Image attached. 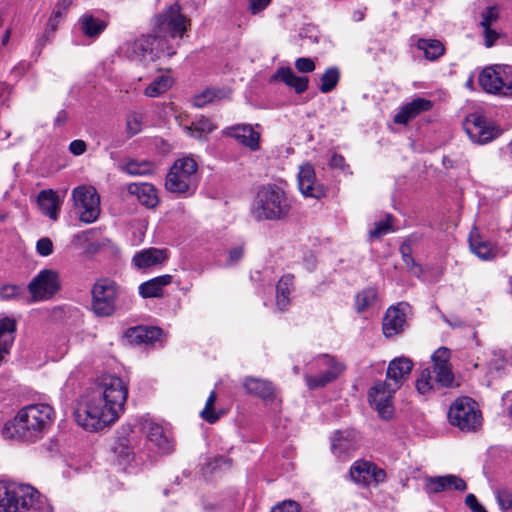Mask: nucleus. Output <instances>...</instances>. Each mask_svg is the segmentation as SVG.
Instances as JSON below:
<instances>
[{
	"label": "nucleus",
	"mask_w": 512,
	"mask_h": 512,
	"mask_svg": "<svg viewBox=\"0 0 512 512\" xmlns=\"http://www.w3.org/2000/svg\"><path fill=\"white\" fill-rule=\"evenodd\" d=\"M189 26L190 20L181 13L180 6L173 4L154 18L151 34L124 42L119 47V53L138 62L170 58L176 54Z\"/></svg>",
	"instance_id": "1"
},
{
	"label": "nucleus",
	"mask_w": 512,
	"mask_h": 512,
	"mask_svg": "<svg viewBox=\"0 0 512 512\" xmlns=\"http://www.w3.org/2000/svg\"><path fill=\"white\" fill-rule=\"evenodd\" d=\"M127 395V386L120 377H102L96 387L80 402L74 413L76 422L91 432L111 426L124 412Z\"/></svg>",
	"instance_id": "2"
},
{
	"label": "nucleus",
	"mask_w": 512,
	"mask_h": 512,
	"mask_svg": "<svg viewBox=\"0 0 512 512\" xmlns=\"http://www.w3.org/2000/svg\"><path fill=\"white\" fill-rule=\"evenodd\" d=\"M55 417L48 404H31L21 408L12 422L4 425L3 434L9 438L36 441L50 429Z\"/></svg>",
	"instance_id": "3"
},
{
	"label": "nucleus",
	"mask_w": 512,
	"mask_h": 512,
	"mask_svg": "<svg viewBox=\"0 0 512 512\" xmlns=\"http://www.w3.org/2000/svg\"><path fill=\"white\" fill-rule=\"evenodd\" d=\"M0 512H53V507L30 485L0 482Z\"/></svg>",
	"instance_id": "4"
},
{
	"label": "nucleus",
	"mask_w": 512,
	"mask_h": 512,
	"mask_svg": "<svg viewBox=\"0 0 512 512\" xmlns=\"http://www.w3.org/2000/svg\"><path fill=\"white\" fill-rule=\"evenodd\" d=\"M199 183L198 164L191 157L177 159L165 179V188L183 197L191 196Z\"/></svg>",
	"instance_id": "5"
},
{
	"label": "nucleus",
	"mask_w": 512,
	"mask_h": 512,
	"mask_svg": "<svg viewBox=\"0 0 512 512\" xmlns=\"http://www.w3.org/2000/svg\"><path fill=\"white\" fill-rule=\"evenodd\" d=\"M122 292L121 287L110 278L103 277L96 280L91 288L92 311L101 317L113 315Z\"/></svg>",
	"instance_id": "6"
},
{
	"label": "nucleus",
	"mask_w": 512,
	"mask_h": 512,
	"mask_svg": "<svg viewBox=\"0 0 512 512\" xmlns=\"http://www.w3.org/2000/svg\"><path fill=\"white\" fill-rule=\"evenodd\" d=\"M450 424L464 432L476 431L482 423L477 403L470 397H459L448 411Z\"/></svg>",
	"instance_id": "7"
},
{
	"label": "nucleus",
	"mask_w": 512,
	"mask_h": 512,
	"mask_svg": "<svg viewBox=\"0 0 512 512\" xmlns=\"http://www.w3.org/2000/svg\"><path fill=\"white\" fill-rule=\"evenodd\" d=\"M73 209L79 220L91 224L98 220L101 212L100 196L91 185H80L72 190Z\"/></svg>",
	"instance_id": "8"
},
{
	"label": "nucleus",
	"mask_w": 512,
	"mask_h": 512,
	"mask_svg": "<svg viewBox=\"0 0 512 512\" xmlns=\"http://www.w3.org/2000/svg\"><path fill=\"white\" fill-rule=\"evenodd\" d=\"M284 201L285 193L280 188L275 186L262 187L256 195L252 206V214L259 221L277 219L283 213Z\"/></svg>",
	"instance_id": "9"
},
{
	"label": "nucleus",
	"mask_w": 512,
	"mask_h": 512,
	"mask_svg": "<svg viewBox=\"0 0 512 512\" xmlns=\"http://www.w3.org/2000/svg\"><path fill=\"white\" fill-rule=\"evenodd\" d=\"M61 287L59 274L51 269L41 270L28 284L31 295L30 302H40L51 299Z\"/></svg>",
	"instance_id": "10"
},
{
	"label": "nucleus",
	"mask_w": 512,
	"mask_h": 512,
	"mask_svg": "<svg viewBox=\"0 0 512 512\" xmlns=\"http://www.w3.org/2000/svg\"><path fill=\"white\" fill-rule=\"evenodd\" d=\"M316 366L320 370L317 375H306L305 381L309 389L325 387L334 382L344 371V365L329 355H322L316 360Z\"/></svg>",
	"instance_id": "11"
},
{
	"label": "nucleus",
	"mask_w": 512,
	"mask_h": 512,
	"mask_svg": "<svg viewBox=\"0 0 512 512\" xmlns=\"http://www.w3.org/2000/svg\"><path fill=\"white\" fill-rule=\"evenodd\" d=\"M397 390L388 381H377L368 392L370 405L384 420H390L394 415L393 397Z\"/></svg>",
	"instance_id": "12"
},
{
	"label": "nucleus",
	"mask_w": 512,
	"mask_h": 512,
	"mask_svg": "<svg viewBox=\"0 0 512 512\" xmlns=\"http://www.w3.org/2000/svg\"><path fill=\"white\" fill-rule=\"evenodd\" d=\"M465 130L470 139L478 144H486L500 134V130L494 123L478 113H473L467 117Z\"/></svg>",
	"instance_id": "13"
},
{
	"label": "nucleus",
	"mask_w": 512,
	"mask_h": 512,
	"mask_svg": "<svg viewBox=\"0 0 512 512\" xmlns=\"http://www.w3.org/2000/svg\"><path fill=\"white\" fill-rule=\"evenodd\" d=\"M351 480L362 486L378 485L386 479V472L376 464L366 461H355L349 470Z\"/></svg>",
	"instance_id": "14"
},
{
	"label": "nucleus",
	"mask_w": 512,
	"mask_h": 512,
	"mask_svg": "<svg viewBox=\"0 0 512 512\" xmlns=\"http://www.w3.org/2000/svg\"><path fill=\"white\" fill-rule=\"evenodd\" d=\"M134 427L137 434H144L147 442L153 445L159 453L167 454L173 450L172 441L157 423L149 419H141Z\"/></svg>",
	"instance_id": "15"
},
{
	"label": "nucleus",
	"mask_w": 512,
	"mask_h": 512,
	"mask_svg": "<svg viewBox=\"0 0 512 512\" xmlns=\"http://www.w3.org/2000/svg\"><path fill=\"white\" fill-rule=\"evenodd\" d=\"M360 445V434L354 429L336 431L331 438V451L339 459L348 458Z\"/></svg>",
	"instance_id": "16"
},
{
	"label": "nucleus",
	"mask_w": 512,
	"mask_h": 512,
	"mask_svg": "<svg viewBox=\"0 0 512 512\" xmlns=\"http://www.w3.org/2000/svg\"><path fill=\"white\" fill-rule=\"evenodd\" d=\"M140 445V438L135 427L123 430L112 448L120 465L129 464L134 460L136 449Z\"/></svg>",
	"instance_id": "17"
},
{
	"label": "nucleus",
	"mask_w": 512,
	"mask_h": 512,
	"mask_svg": "<svg viewBox=\"0 0 512 512\" xmlns=\"http://www.w3.org/2000/svg\"><path fill=\"white\" fill-rule=\"evenodd\" d=\"M424 483V489L428 494H437L451 489L463 492L467 489L466 482L453 474L429 476L424 479Z\"/></svg>",
	"instance_id": "18"
},
{
	"label": "nucleus",
	"mask_w": 512,
	"mask_h": 512,
	"mask_svg": "<svg viewBox=\"0 0 512 512\" xmlns=\"http://www.w3.org/2000/svg\"><path fill=\"white\" fill-rule=\"evenodd\" d=\"M407 325L406 306L398 304L387 309L383 322L382 330L386 337H393L402 333Z\"/></svg>",
	"instance_id": "19"
},
{
	"label": "nucleus",
	"mask_w": 512,
	"mask_h": 512,
	"mask_svg": "<svg viewBox=\"0 0 512 512\" xmlns=\"http://www.w3.org/2000/svg\"><path fill=\"white\" fill-rule=\"evenodd\" d=\"M223 133L234 138L237 142L251 151H257L260 149V133L255 131L249 124H238L227 127Z\"/></svg>",
	"instance_id": "20"
},
{
	"label": "nucleus",
	"mask_w": 512,
	"mask_h": 512,
	"mask_svg": "<svg viewBox=\"0 0 512 512\" xmlns=\"http://www.w3.org/2000/svg\"><path fill=\"white\" fill-rule=\"evenodd\" d=\"M412 368L411 359L405 356L396 357L388 365L386 381L390 382L394 389H399L410 375Z\"/></svg>",
	"instance_id": "21"
},
{
	"label": "nucleus",
	"mask_w": 512,
	"mask_h": 512,
	"mask_svg": "<svg viewBox=\"0 0 512 512\" xmlns=\"http://www.w3.org/2000/svg\"><path fill=\"white\" fill-rule=\"evenodd\" d=\"M298 187L305 197L320 198L324 190L316 181L315 170L311 164H304L298 173Z\"/></svg>",
	"instance_id": "22"
},
{
	"label": "nucleus",
	"mask_w": 512,
	"mask_h": 512,
	"mask_svg": "<svg viewBox=\"0 0 512 512\" xmlns=\"http://www.w3.org/2000/svg\"><path fill=\"white\" fill-rule=\"evenodd\" d=\"M431 107L432 102L430 100L420 97L415 98L399 109L394 116V122L405 125L416 118L420 113L429 111Z\"/></svg>",
	"instance_id": "23"
},
{
	"label": "nucleus",
	"mask_w": 512,
	"mask_h": 512,
	"mask_svg": "<svg viewBox=\"0 0 512 512\" xmlns=\"http://www.w3.org/2000/svg\"><path fill=\"white\" fill-rule=\"evenodd\" d=\"M127 192L147 208H154L159 203L157 189L150 183H130Z\"/></svg>",
	"instance_id": "24"
},
{
	"label": "nucleus",
	"mask_w": 512,
	"mask_h": 512,
	"mask_svg": "<svg viewBox=\"0 0 512 512\" xmlns=\"http://www.w3.org/2000/svg\"><path fill=\"white\" fill-rule=\"evenodd\" d=\"M499 10L496 6H489L481 14L480 26L483 28L485 37V46L492 47L499 38V33L493 29V25L498 21Z\"/></svg>",
	"instance_id": "25"
},
{
	"label": "nucleus",
	"mask_w": 512,
	"mask_h": 512,
	"mask_svg": "<svg viewBox=\"0 0 512 512\" xmlns=\"http://www.w3.org/2000/svg\"><path fill=\"white\" fill-rule=\"evenodd\" d=\"M500 64H495L484 68L478 77L481 88L490 94L501 95V77Z\"/></svg>",
	"instance_id": "26"
},
{
	"label": "nucleus",
	"mask_w": 512,
	"mask_h": 512,
	"mask_svg": "<svg viewBox=\"0 0 512 512\" xmlns=\"http://www.w3.org/2000/svg\"><path fill=\"white\" fill-rule=\"evenodd\" d=\"M37 202L44 215L54 221L58 219L61 201L56 191L42 190L37 197Z\"/></svg>",
	"instance_id": "27"
},
{
	"label": "nucleus",
	"mask_w": 512,
	"mask_h": 512,
	"mask_svg": "<svg viewBox=\"0 0 512 512\" xmlns=\"http://www.w3.org/2000/svg\"><path fill=\"white\" fill-rule=\"evenodd\" d=\"M243 387L246 392L252 396L259 397L264 401L274 398V387L271 382L255 378L246 377L243 381Z\"/></svg>",
	"instance_id": "28"
},
{
	"label": "nucleus",
	"mask_w": 512,
	"mask_h": 512,
	"mask_svg": "<svg viewBox=\"0 0 512 512\" xmlns=\"http://www.w3.org/2000/svg\"><path fill=\"white\" fill-rule=\"evenodd\" d=\"M172 276L169 274L152 278L140 284L138 290L143 298H158L163 296L164 287L170 285Z\"/></svg>",
	"instance_id": "29"
},
{
	"label": "nucleus",
	"mask_w": 512,
	"mask_h": 512,
	"mask_svg": "<svg viewBox=\"0 0 512 512\" xmlns=\"http://www.w3.org/2000/svg\"><path fill=\"white\" fill-rule=\"evenodd\" d=\"M469 246L471 251L482 260H490L496 256L492 243L484 239L476 229L470 233Z\"/></svg>",
	"instance_id": "30"
},
{
	"label": "nucleus",
	"mask_w": 512,
	"mask_h": 512,
	"mask_svg": "<svg viewBox=\"0 0 512 512\" xmlns=\"http://www.w3.org/2000/svg\"><path fill=\"white\" fill-rule=\"evenodd\" d=\"M166 259L165 250L149 248L136 253L132 261L136 267L143 269L162 264Z\"/></svg>",
	"instance_id": "31"
},
{
	"label": "nucleus",
	"mask_w": 512,
	"mask_h": 512,
	"mask_svg": "<svg viewBox=\"0 0 512 512\" xmlns=\"http://www.w3.org/2000/svg\"><path fill=\"white\" fill-rule=\"evenodd\" d=\"M80 29L87 37L94 38L99 36L106 28V23L91 14H84L79 19Z\"/></svg>",
	"instance_id": "32"
},
{
	"label": "nucleus",
	"mask_w": 512,
	"mask_h": 512,
	"mask_svg": "<svg viewBox=\"0 0 512 512\" xmlns=\"http://www.w3.org/2000/svg\"><path fill=\"white\" fill-rule=\"evenodd\" d=\"M128 332V336L139 343L155 342L162 335V330L158 327L138 326L131 328Z\"/></svg>",
	"instance_id": "33"
},
{
	"label": "nucleus",
	"mask_w": 512,
	"mask_h": 512,
	"mask_svg": "<svg viewBox=\"0 0 512 512\" xmlns=\"http://www.w3.org/2000/svg\"><path fill=\"white\" fill-rule=\"evenodd\" d=\"M72 5V0H58L52 10L51 16L49 17L45 35L54 33L62 20L66 15L68 9Z\"/></svg>",
	"instance_id": "34"
},
{
	"label": "nucleus",
	"mask_w": 512,
	"mask_h": 512,
	"mask_svg": "<svg viewBox=\"0 0 512 512\" xmlns=\"http://www.w3.org/2000/svg\"><path fill=\"white\" fill-rule=\"evenodd\" d=\"M173 85V79L165 74L156 77L144 90V94L150 98H156L165 93Z\"/></svg>",
	"instance_id": "35"
},
{
	"label": "nucleus",
	"mask_w": 512,
	"mask_h": 512,
	"mask_svg": "<svg viewBox=\"0 0 512 512\" xmlns=\"http://www.w3.org/2000/svg\"><path fill=\"white\" fill-rule=\"evenodd\" d=\"M378 294L374 288H367L356 295L355 308L358 313H362L376 306Z\"/></svg>",
	"instance_id": "36"
},
{
	"label": "nucleus",
	"mask_w": 512,
	"mask_h": 512,
	"mask_svg": "<svg viewBox=\"0 0 512 512\" xmlns=\"http://www.w3.org/2000/svg\"><path fill=\"white\" fill-rule=\"evenodd\" d=\"M417 48L424 52V56L428 60H435L444 53L443 44L435 39H419Z\"/></svg>",
	"instance_id": "37"
},
{
	"label": "nucleus",
	"mask_w": 512,
	"mask_h": 512,
	"mask_svg": "<svg viewBox=\"0 0 512 512\" xmlns=\"http://www.w3.org/2000/svg\"><path fill=\"white\" fill-rule=\"evenodd\" d=\"M121 169L132 176H143L151 174L155 166L150 161L129 160L121 166Z\"/></svg>",
	"instance_id": "38"
},
{
	"label": "nucleus",
	"mask_w": 512,
	"mask_h": 512,
	"mask_svg": "<svg viewBox=\"0 0 512 512\" xmlns=\"http://www.w3.org/2000/svg\"><path fill=\"white\" fill-rule=\"evenodd\" d=\"M215 128L216 126L209 118L200 116L192 121L191 125L186 127V130L191 136L200 138L203 134L211 133Z\"/></svg>",
	"instance_id": "39"
},
{
	"label": "nucleus",
	"mask_w": 512,
	"mask_h": 512,
	"mask_svg": "<svg viewBox=\"0 0 512 512\" xmlns=\"http://www.w3.org/2000/svg\"><path fill=\"white\" fill-rule=\"evenodd\" d=\"M340 79V71L336 67H329L320 77L319 89L322 93H329L338 84Z\"/></svg>",
	"instance_id": "40"
},
{
	"label": "nucleus",
	"mask_w": 512,
	"mask_h": 512,
	"mask_svg": "<svg viewBox=\"0 0 512 512\" xmlns=\"http://www.w3.org/2000/svg\"><path fill=\"white\" fill-rule=\"evenodd\" d=\"M436 379L433 380L431 371L429 369H423L416 380V389L419 394L429 396L435 392Z\"/></svg>",
	"instance_id": "41"
},
{
	"label": "nucleus",
	"mask_w": 512,
	"mask_h": 512,
	"mask_svg": "<svg viewBox=\"0 0 512 512\" xmlns=\"http://www.w3.org/2000/svg\"><path fill=\"white\" fill-rule=\"evenodd\" d=\"M223 92L219 89L208 88L193 98V105L197 108L205 106L215 99H221Z\"/></svg>",
	"instance_id": "42"
},
{
	"label": "nucleus",
	"mask_w": 512,
	"mask_h": 512,
	"mask_svg": "<svg viewBox=\"0 0 512 512\" xmlns=\"http://www.w3.org/2000/svg\"><path fill=\"white\" fill-rule=\"evenodd\" d=\"M144 115L141 112H131L126 118V133L132 137L142 130Z\"/></svg>",
	"instance_id": "43"
},
{
	"label": "nucleus",
	"mask_w": 512,
	"mask_h": 512,
	"mask_svg": "<svg viewBox=\"0 0 512 512\" xmlns=\"http://www.w3.org/2000/svg\"><path fill=\"white\" fill-rule=\"evenodd\" d=\"M276 305L280 311L288 307V279L282 277L276 286Z\"/></svg>",
	"instance_id": "44"
},
{
	"label": "nucleus",
	"mask_w": 512,
	"mask_h": 512,
	"mask_svg": "<svg viewBox=\"0 0 512 512\" xmlns=\"http://www.w3.org/2000/svg\"><path fill=\"white\" fill-rule=\"evenodd\" d=\"M501 95L512 96V66L500 64Z\"/></svg>",
	"instance_id": "45"
},
{
	"label": "nucleus",
	"mask_w": 512,
	"mask_h": 512,
	"mask_svg": "<svg viewBox=\"0 0 512 512\" xmlns=\"http://www.w3.org/2000/svg\"><path fill=\"white\" fill-rule=\"evenodd\" d=\"M392 230V216L388 214L385 219L375 222L374 228L369 231V236L371 238L380 239Z\"/></svg>",
	"instance_id": "46"
},
{
	"label": "nucleus",
	"mask_w": 512,
	"mask_h": 512,
	"mask_svg": "<svg viewBox=\"0 0 512 512\" xmlns=\"http://www.w3.org/2000/svg\"><path fill=\"white\" fill-rule=\"evenodd\" d=\"M216 397L215 391H212L206 401L204 409L200 413L201 417L211 424L215 423L220 418V414L216 413L214 410Z\"/></svg>",
	"instance_id": "47"
},
{
	"label": "nucleus",
	"mask_w": 512,
	"mask_h": 512,
	"mask_svg": "<svg viewBox=\"0 0 512 512\" xmlns=\"http://www.w3.org/2000/svg\"><path fill=\"white\" fill-rule=\"evenodd\" d=\"M436 383L442 387H449L454 381V375L450 365L434 368Z\"/></svg>",
	"instance_id": "48"
},
{
	"label": "nucleus",
	"mask_w": 512,
	"mask_h": 512,
	"mask_svg": "<svg viewBox=\"0 0 512 512\" xmlns=\"http://www.w3.org/2000/svg\"><path fill=\"white\" fill-rule=\"evenodd\" d=\"M495 497L500 509L503 512H512V492L509 489H497L495 491Z\"/></svg>",
	"instance_id": "49"
},
{
	"label": "nucleus",
	"mask_w": 512,
	"mask_h": 512,
	"mask_svg": "<svg viewBox=\"0 0 512 512\" xmlns=\"http://www.w3.org/2000/svg\"><path fill=\"white\" fill-rule=\"evenodd\" d=\"M23 289L14 284H6L0 288V299L1 300H16L20 299L23 295Z\"/></svg>",
	"instance_id": "50"
},
{
	"label": "nucleus",
	"mask_w": 512,
	"mask_h": 512,
	"mask_svg": "<svg viewBox=\"0 0 512 512\" xmlns=\"http://www.w3.org/2000/svg\"><path fill=\"white\" fill-rule=\"evenodd\" d=\"M451 352L446 347L438 348L431 356L434 368L450 365Z\"/></svg>",
	"instance_id": "51"
},
{
	"label": "nucleus",
	"mask_w": 512,
	"mask_h": 512,
	"mask_svg": "<svg viewBox=\"0 0 512 512\" xmlns=\"http://www.w3.org/2000/svg\"><path fill=\"white\" fill-rule=\"evenodd\" d=\"M308 82L307 76H296L290 71V88L295 89L297 93L304 92L308 87Z\"/></svg>",
	"instance_id": "52"
},
{
	"label": "nucleus",
	"mask_w": 512,
	"mask_h": 512,
	"mask_svg": "<svg viewBox=\"0 0 512 512\" xmlns=\"http://www.w3.org/2000/svg\"><path fill=\"white\" fill-rule=\"evenodd\" d=\"M36 251L39 255L47 257L53 252V243L48 237L39 239L36 243Z\"/></svg>",
	"instance_id": "53"
},
{
	"label": "nucleus",
	"mask_w": 512,
	"mask_h": 512,
	"mask_svg": "<svg viewBox=\"0 0 512 512\" xmlns=\"http://www.w3.org/2000/svg\"><path fill=\"white\" fill-rule=\"evenodd\" d=\"M329 166L332 169H339L343 172H345L349 168V166L345 162V158L342 155L337 154V153H333L331 155L330 160H329Z\"/></svg>",
	"instance_id": "54"
},
{
	"label": "nucleus",
	"mask_w": 512,
	"mask_h": 512,
	"mask_svg": "<svg viewBox=\"0 0 512 512\" xmlns=\"http://www.w3.org/2000/svg\"><path fill=\"white\" fill-rule=\"evenodd\" d=\"M296 69L302 73H309L315 69V64L310 58H299L295 62Z\"/></svg>",
	"instance_id": "55"
},
{
	"label": "nucleus",
	"mask_w": 512,
	"mask_h": 512,
	"mask_svg": "<svg viewBox=\"0 0 512 512\" xmlns=\"http://www.w3.org/2000/svg\"><path fill=\"white\" fill-rule=\"evenodd\" d=\"M465 504L472 512H487L486 509L478 502L474 494H468L465 498Z\"/></svg>",
	"instance_id": "56"
},
{
	"label": "nucleus",
	"mask_w": 512,
	"mask_h": 512,
	"mask_svg": "<svg viewBox=\"0 0 512 512\" xmlns=\"http://www.w3.org/2000/svg\"><path fill=\"white\" fill-rule=\"evenodd\" d=\"M87 145L83 140H73L69 145V150L72 154L79 156L86 151Z\"/></svg>",
	"instance_id": "57"
},
{
	"label": "nucleus",
	"mask_w": 512,
	"mask_h": 512,
	"mask_svg": "<svg viewBox=\"0 0 512 512\" xmlns=\"http://www.w3.org/2000/svg\"><path fill=\"white\" fill-rule=\"evenodd\" d=\"M400 250H401V253H402L403 260L406 263V265L408 267H410L411 269L414 268V267L418 268L419 271H420L421 268L416 264L414 258L411 256V254L409 252V246L402 245Z\"/></svg>",
	"instance_id": "58"
},
{
	"label": "nucleus",
	"mask_w": 512,
	"mask_h": 512,
	"mask_svg": "<svg viewBox=\"0 0 512 512\" xmlns=\"http://www.w3.org/2000/svg\"><path fill=\"white\" fill-rule=\"evenodd\" d=\"M244 255V247L243 246H236L232 248L229 251V263L234 264L238 262L240 259H242Z\"/></svg>",
	"instance_id": "59"
},
{
	"label": "nucleus",
	"mask_w": 512,
	"mask_h": 512,
	"mask_svg": "<svg viewBox=\"0 0 512 512\" xmlns=\"http://www.w3.org/2000/svg\"><path fill=\"white\" fill-rule=\"evenodd\" d=\"M250 9L252 13H257L265 9L268 4L270 3V0H248Z\"/></svg>",
	"instance_id": "60"
},
{
	"label": "nucleus",
	"mask_w": 512,
	"mask_h": 512,
	"mask_svg": "<svg viewBox=\"0 0 512 512\" xmlns=\"http://www.w3.org/2000/svg\"><path fill=\"white\" fill-rule=\"evenodd\" d=\"M273 80H280L285 84H288V67H281L278 71L273 75Z\"/></svg>",
	"instance_id": "61"
},
{
	"label": "nucleus",
	"mask_w": 512,
	"mask_h": 512,
	"mask_svg": "<svg viewBox=\"0 0 512 512\" xmlns=\"http://www.w3.org/2000/svg\"><path fill=\"white\" fill-rule=\"evenodd\" d=\"M503 403L506 406V410L508 412V415L512 418V392H507L504 394Z\"/></svg>",
	"instance_id": "62"
},
{
	"label": "nucleus",
	"mask_w": 512,
	"mask_h": 512,
	"mask_svg": "<svg viewBox=\"0 0 512 512\" xmlns=\"http://www.w3.org/2000/svg\"><path fill=\"white\" fill-rule=\"evenodd\" d=\"M271 512H288V501L283 500L282 502L278 503L271 509Z\"/></svg>",
	"instance_id": "63"
},
{
	"label": "nucleus",
	"mask_w": 512,
	"mask_h": 512,
	"mask_svg": "<svg viewBox=\"0 0 512 512\" xmlns=\"http://www.w3.org/2000/svg\"><path fill=\"white\" fill-rule=\"evenodd\" d=\"M364 18V13L362 11H356L353 14V19L355 21H361Z\"/></svg>",
	"instance_id": "64"
}]
</instances>
